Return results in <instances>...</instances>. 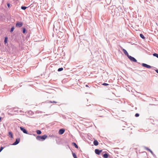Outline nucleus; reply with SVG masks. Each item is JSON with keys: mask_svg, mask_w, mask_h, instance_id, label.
Returning <instances> with one entry per match:
<instances>
[{"mask_svg": "<svg viewBox=\"0 0 158 158\" xmlns=\"http://www.w3.org/2000/svg\"><path fill=\"white\" fill-rule=\"evenodd\" d=\"M48 136L46 135H44L43 136L37 135L36 137V139L39 141H43Z\"/></svg>", "mask_w": 158, "mask_h": 158, "instance_id": "obj_1", "label": "nucleus"}, {"mask_svg": "<svg viewBox=\"0 0 158 158\" xmlns=\"http://www.w3.org/2000/svg\"><path fill=\"white\" fill-rule=\"evenodd\" d=\"M94 108L96 109L97 111H101V114H103L105 111L104 109L101 108V107L99 106H94Z\"/></svg>", "mask_w": 158, "mask_h": 158, "instance_id": "obj_2", "label": "nucleus"}, {"mask_svg": "<svg viewBox=\"0 0 158 158\" xmlns=\"http://www.w3.org/2000/svg\"><path fill=\"white\" fill-rule=\"evenodd\" d=\"M128 58L131 61L134 62H137V60L134 57L131 56H129Z\"/></svg>", "mask_w": 158, "mask_h": 158, "instance_id": "obj_3", "label": "nucleus"}, {"mask_svg": "<svg viewBox=\"0 0 158 158\" xmlns=\"http://www.w3.org/2000/svg\"><path fill=\"white\" fill-rule=\"evenodd\" d=\"M20 129L21 131H22L23 132V133L27 134H29L28 133L27 131L24 127H20Z\"/></svg>", "mask_w": 158, "mask_h": 158, "instance_id": "obj_4", "label": "nucleus"}, {"mask_svg": "<svg viewBox=\"0 0 158 158\" xmlns=\"http://www.w3.org/2000/svg\"><path fill=\"white\" fill-rule=\"evenodd\" d=\"M20 139L17 138L16 139L15 141L11 145H15L18 144L20 142Z\"/></svg>", "mask_w": 158, "mask_h": 158, "instance_id": "obj_5", "label": "nucleus"}, {"mask_svg": "<svg viewBox=\"0 0 158 158\" xmlns=\"http://www.w3.org/2000/svg\"><path fill=\"white\" fill-rule=\"evenodd\" d=\"M142 65L143 67L146 68L148 69H151L152 67V66L144 63H142Z\"/></svg>", "mask_w": 158, "mask_h": 158, "instance_id": "obj_6", "label": "nucleus"}, {"mask_svg": "<svg viewBox=\"0 0 158 158\" xmlns=\"http://www.w3.org/2000/svg\"><path fill=\"white\" fill-rule=\"evenodd\" d=\"M23 25V23L20 21H18L16 24V26L17 27H20Z\"/></svg>", "mask_w": 158, "mask_h": 158, "instance_id": "obj_7", "label": "nucleus"}, {"mask_svg": "<svg viewBox=\"0 0 158 158\" xmlns=\"http://www.w3.org/2000/svg\"><path fill=\"white\" fill-rule=\"evenodd\" d=\"M102 152V150H99L98 149H96L95 150V153L98 155H99Z\"/></svg>", "mask_w": 158, "mask_h": 158, "instance_id": "obj_8", "label": "nucleus"}, {"mask_svg": "<svg viewBox=\"0 0 158 158\" xmlns=\"http://www.w3.org/2000/svg\"><path fill=\"white\" fill-rule=\"evenodd\" d=\"M103 157L104 158H112L111 156H110L108 153H105L103 154Z\"/></svg>", "mask_w": 158, "mask_h": 158, "instance_id": "obj_9", "label": "nucleus"}, {"mask_svg": "<svg viewBox=\"0 0 158 158\" xmlns=\"http://www.w3.org/2000/svg\"><path fill=\"white\" fill-rule=\"evenodd\" d=\"M16 109L15 108H13L11 110V112L13 113H15V114H16L17 113H19V110H16Z\"/></svg>", "mask_w": 158, "mask_h": 158, "instance_id": "obj_10", "label": "nucleus"}, {"mask_svg": "<svg viewBox=\"0 0 158 158\" xmlns=\"http://www.w3.org/2000/svg\"><path fill=\"white\" fill-rule=\"evenodd\" d=\"M122 49L125 55L127 56V57L129 56V55L127 51L124 49L122 48Z\"/></svg>", "mask_w": 158, "mask_h": 158, "instance_id": "obj_11", "label": "nucleus"}, {"mask_svg": "<svg viewBox=\"0 0 158 158\" xmlns=\"http://www.w3.org/2000/svg\"><path fill=\"white\" fill-rule=\"evenodd\" d=\"M65 131L64 129H60L58 133L60 135H62L64 133Z\"/></svg>", "mask_w": 158, "mask_h": 158, "instance_id": "obj_12", "label": "nucleus"}, {"mask_svg": "<svg viewBox=\"0 0 158 158\" xmlns=\"http://www.w3.org/2000/svg\"><path fill=\"white\" fill-rule=\"evenodd\" d=\"M8 37L7 36H6L4 38V43L5 44H6L7 43Z\"/></svg>", "mask_w": 158, "mask_h": 158, "instance_id": "obj_13", "label": "nucleus"}, {"mask_svg": "<svg viewBox=\"0 0 158 158\" xmlns=\"http://www.w3.org/2000/svg\"><path fill=\"white\" fill-rule=\"evenodd\" d=\"M93 143L95 146H97L98 144V142L96 140H95L94 141Z\"/></svg>", "mask_w": 158, "mask_h": 158, "instance_id": "obj_14", "label": "nucleus"}, {"mask_svg": "<svg viewBox=\"0 0 158 158\" xmlns=\"http://www.w3.org/2000/svg\"><path fill=\"white\" fill-rule=\"evenodd\" d=\"M8 134L9 135V136L10 137V138H13V134L11 132V131L9 132Z\"/></svg>", "mask_w": 158, "mask_h": 158, "instance_id": "obj_15", "label": "nucleus"}, {"mask_svg": "<svg viewBox=\"0 0 158 158\" xmlns=\"http://www.w3.org/2000/svg\"><path fill=\"white\" fill-rule=\"evenodd\" d=\"M72 144L75 147L77 148H78V145L77 144L74 142H73L72 143Z\"/></svg>", "mask_w": 158, "mask_h": 158, "instance_id": "obj_16", "label": "nucleus"}, {"mask_svg": "<svg viewBox=\"0 0 158 158\" xmlns=\"http://www.w3.org/2000/svg\"><path fill=\"white\" fill-rule=\"evenodd\" d=\"M28 7H27L25 6H21V9L23 10H26L27 8Z\"/></svg>", "mask_w": 158, "mask_h": 158, "instance_id": "obj_17", "label": "nucleus"}, {"mask_svg": "<svg viewBox=\"0 0 158 158\" xmlns=\"http://www.w3.org/2000/svg\"><path fill=\"white\" fill-rule=\"evenodd\" d=\"M72 153L73 156V157H74V158H77L76 155V154H75V153L73 152L72 151Z\"/></svg>", "mask_w": 158, "mask_h": 158, "instance_id": "obj_18", "label": "nucleus"}, {"mask_svg": "<svg viewBox=\"0 0 158 158\" xmlns=\"http://www.w3.org/2000/svg\"><path fill=\"white\" fill-rule=\"evenodd\" d=\"M139 35H140V37L142 39H145V37H144V36L143 34H140Z\"/></svg>", "mask_w": 158, "mask_h": 158, "instance_id": "obj_19", "label": "nucleus"}, {"mask_svg": "<svg viewBox=\"0 0 158 158\" xmlns=\"http://www.w3.org/2000/svg\"><path fill=\"white\" fill-rule=\"evenodd\" d=\"M36 133L38 135H40V134L42 132L40 130H37L36 131Z\"/></svg>", "mask_w": 158, "mask_h": 158, "instance_id": "obj_20", "label": "nucleus"}, {"mask_svg": "<svg viewBox=\"0 0 158 158\" xmlns=\"http://www.w3.org/2000/svg\"><path fill=\"white\" fill-rule=\"evenodd\" d=\"M26 30L25 28H24V27L23 28L22 31H23V34H25L26 33Z\"/></svg>", "mask_w": 158, "mask_h": 158, "instance_id": "obj_21", "label": "nucleus"}, {"mask_svg": "<svg viewBox=\"0 0 158 158\" xmlns=\"http://www.w3.org/2000/svg\"><path fill=\"white\" fill-rule=\"evenodd\" d=\"M14 29H15V27H14V26H13L12 27L10 30V32H13V31Z\"/></svg>", "mask_w": 158, "mask_h": 158, "instance_id": "obj_22", "label": "nucleus"}, {"mask_svg": "<svg viewBox=\"0 0 158 158\" xmlns=\"http://www.w3.org/2000/svg\"><path fill=\"white\" fill-rule=\"evenodd\" d=\"M63 70V68L62 67H61V68H59L58 69L57 71L58 72H60V71H62Z\"/></svg>", "mask_w": 158, "mask_h": 158, "instance_id": "obj_23", "label": "nucleus"}, {"mask_svg": "<svg viewBox=\"0 0 158 158\" xmlns=\"http://www.w3.org/2000/svg\"><path fill=\"white\" fill-rule=\"evenodd\" d=\"M153 55L158 58V54L156 53H154L153 54Z\"/></svg>", "mask_w": 158, "mask_h": 158, "instance_id": "obj_24", "label": "nucleus"}, {"mask_svg": "<svg viewBox=\"0 0 158 158\" xmlns=\"http://www.w3.org/2000/svg\"><path fill=\"white\" fill-rule=\"evenodd\" d=\"M5 148V147L1 146L0 148V152L2 150Z\"/></svg>", "mask_w": 158, "mask_h": 158, "instance_id": "obj_25", "label": "nucleus"}, {"mask_svg": "<svg viewBox=\"0 0 158 158\" xmlns=\"http://www.w3.org/2000/svg\"><path fill=\"white\" fill-rule=\"evenodd\" d=\"M102 85H104V86H107V85H109L108 84L106 83H102Z\"/></svg>", "mask_w": 158, "mask_h": 158, "instance_id": "obj_26", "label": "nucleus"}, {"mask_svg": "<svg viewBox=\"0 0 158 158\" xmlns=\"http://www.w3.org/2000/svg\"><path fill=\"white\" fill-rule=\"evenodd\" d=\"M145 149H146V150H148V151L149 152L151 150L149 148H148L147 147H145Z\"/></svg>", "mask_w": 158, "mask_h": 158, "instance_id": "obj_27", "label": "nucleus"}, {"mask_svg": "<svg viewBox=\"0 0 158 158\" xmlns=\"http://www.w3.org/2000/svg\"><path fill=\"white\" fill-rule=\"evenodd\" d=\"M139 114L138 113L135 114V116L136 117H138L139 116Z\"/></svg>", "mask_w": 158, "mask_h": 158, "instance_id": "obj_28", "label": "nucleus"}, {"mask_svg": "<svg viewBox=\"0 0 158 158\" xmlns=\"http://www.w3.org/2000/svg\"><path fill=\"white\" fill-rule=\"evenodd\" d=\"M7 6L9 8L10 7V3H7Z\"/></svg>", "mask_w": 158, "mask_h": 158, "instance_id": "obj_29", "label": "nucleus"}, {"mask_svg": "<svg viewBox=\"0 0 158 158\" xmlns=\"http://www.w3.org/2000/svg\"><path fill=\"white\" fill-rule=\"evenodd\" d=\"M50 102L51 103H57V102H55V101H53V102H52V101H50Z\"/></svg>", "mask_w": 158, "mask_h": 158, "instance_id": "obj_30", "label": "nucleus"}, {"mask_svg": "<svg viewBox=\"0 0 158 158\" xmlns=\"http://www.w3.org/2000/svg\"><path fill=\"white\" fill-rule=\"evenodd\" d=\"M152 155L155 158H156V156L154 153H153V154Z\"/></svg>", "mask_w": 158, "mask_h": 158, "instance_id": "obj_31", "label": "nucleus"}, {"mask_svg": "<svg viewBox=\"0 0 158 158\" xmlns=\"http://www.w3.org/2000/svg\"><path fill=\"white\" fill-rule=\"evenodd\" d=\"M149 152L151 153L152 155L153 154V153H154L151 150Z\"/></svg>", "mask_w": 158, "mask_h": 158, "instance_id": "obj_32", "label": "nucleus"}, {"mask_svg": "<svg viewBox=\"0 0 158 158\" xmlns=\"http://www.w3.org/2000/svg\"><path fill=\"white\" fill-rule=\"evenodd\" d=\"M155 71L158 74V69H155Z\"/></svg>", "mask_w": 158, "mask_h": 158, "instance_id": "obj_33", "label": "nucleus"}, {"mask_svg": "<svg viewBox=\"0 0 158 158\" xmlns=\"http://www.w3.org/2000/svg\"><path fill=\"white\" fill-rule=\"evenodd\" d=\"M22 112V111L21 110H20L19 111V112H20V113H21Z\"/></svg>", "mask_w": 158, "mask_h": 158, "instance_id": "obj_34", "label": "nucleus"}, {"mask_svg": "<svg viewBox=\"0 0 158 158\" xmlns=\"http://www.w3.org/2000/svg\"><path fill=\"white\" fill-rule=\"evenodd\" d=\"M85 86H86V87H89V86H88V85H85Z\"/></svg>", "mask_w": 158, "mask_h": 158, "instance_id": "obj_35", "label": "nucleus"}, {"mask_svg": "<svg viewBox=\"0 0 158 158\" xmlns=\"http://www.w3.org/2000/svg\"><path fill=\"white\" fill-rule=\"evenodd\" d=\"M150 105H155L154 104H150Z\"/></svg>", "mask_w": 158, "mask_h": 158, "instance_id": "obj_36", "label": "nucleus"}, {"mask_svg": "<svg viewBox=\"0 0 158 158\" xmlns=\"http://www.w3.org/2000/svg\"><path fill=\"white\" fill-rule=\"evenodd\" d=\"M99 116L100 117H103V116H102V115H101V116L100 115V116Z\"/></svg>", "mask_w": 158, "mask_h": 158, "instance_id": "obj_37", "label": "nucleus"}, {"mask_svg": "<svg viewBox=\"0 0 158 158\" xmlns=\"http://www.w3.org/2000/svg\"><path fill=\"white\" fill-rule=\"evenodd\" d=\"M138 63L140 64L139 63L137 62Z\"/></svg>", "mask_w": 158, "mask_h": 158, "instance_id": "obj_38", "label": "nucleus"}, {"mask_svg": "<svg viewBox=\"0 0 158 158\" xmlns=\"http://www.w3.org/2000/svg\"><path fill=\"white\" fill-rule=\"evenodd\" d=\"M33 135H35V134H33Z\"/></svg>", "mask_w": 158, "mask_h": 158, "instance_id": "obj_39", "label": "nucleus"}]
</instances>
